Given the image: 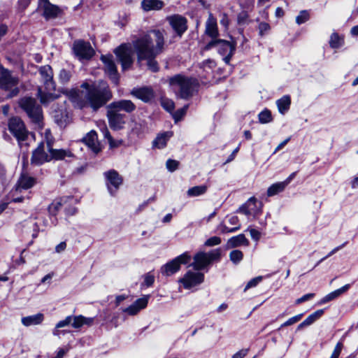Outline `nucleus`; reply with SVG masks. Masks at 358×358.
<instances>
[{"mask_svg":"<svg viewBox=\"0 0 358 358\" xmlns=\"http://www.w3.org/2000/svg\"><path fill=\"white\" fill-rule=\"evenodd\" d=\"M164 45V34L160 30H153L150 34L145 35L133 42L138 59L147 60L148 69L152 72H157L159 69L155 57L163 51Z\"/></svg>","mask_w":358,"mask_h":358,"instance_id":"f257e3e1","label":"nucleus"},{"mask_svg":"<svg viewBox=\"0 0 358 358\" xmlns=\"http://www.w3.org/2000/svg\"><path fill=\"white\" fill-rule=\"evenodd\" d=\"M81 87L86 89L85 99L94 110H97L103 106L112 98V93L108 85L104 81H100L98 84L93 85L84 83Z\"/></svg>","mask_w":358,"mask_h":358,"instance_id":"f03ea898","label":"nucleus"},{"mask_svg":"<svg viewBox=\"0 0 358 358\" xmlns=\"http://www.w3.org/2000/svg\"><path fill=\"white\" fill-rule=\"evenodd\" d=\"M169 83L176 95L183 99L191 97L198 87V81L196 78L180 74L170 78Z\"/></svg>","mask_w":358,"mask_h":358,"instance_id":"7ed1b4c3","label":"nucleus"},{"mask_svg":"<svg viewBox=\"0 0 358 358\" xmlns=\"http://www.w3.org/2000/svg\"><path fill=\"white\" fill-rule=\"evenodd\" d=\"M19 79L8 69L0 65V88L8 92V97L11 98L18 94Z\"/></svg>","mask_w":358,"mask_h":358,"instance_id":"20e7f679","label":"nucleus"},{"mask_svg":"<svg viewBox=\"0 0 358 358\" xmlns=\"http://www.w3.org/2000/svg\"><path fill=\"white\" fill-rule=\"evenodd\" d=\"M213 48H216L218 52L223 56L224 62L229 64L236 50V43L222 39L212 40L205 46L204 50H208Z\"/></svg>","mask_w":358,"mask_h":358,"instance_id":"39448f33","label":"nucleus"},{"mask_svg":"<svg viewBox=\"0 0 358 358\" xmlns=\"http://www.w3.org/2000/svg\"><path fill=\"white\" fill-rule=\"evenodd\" d=\"M19 105L32 122L35 123L41 122L43 118L42 109L34 99L23 97L19 101Z\"/></svg>","mask_w":358,"mask_h":358,"instance_id":"423d86ee","label":"nucleus"},{"mask_svg":"<svg viewBox=\"0 0 358 358\" xmlns=\"http://www.w3.org/2000/svg\"><path fill=\"white\" fill-rule=\"evenodd\" d=\"M220 257V249L213 250L209 252H199L194 256L192 266L195 270L200 271L210 265L213 261L219 259Z\"/></svg>","mask_w":358,"mask_h":358,"instance_id":"0eeeda50","label":"nucleus"},{"mask_svg":"<svg viewBox=\"0 0 358 358\" xmlns=\"http://www.w3.org/2000/svg\"><path fill=\"white\" fill-rule=\"evenodd\" d=\"M121 63L123 71L129 69L133 64V50L129 44H122L114 50Z\"/></svg>","mask_w":358,"mask_h":358,"instance_id":"6e6552de","label":"nucleus"},{"mask_svg":"<svg viewBox=\"0 0 358 358\" xmlns=\"http://www.w3.org/2000/svg\"><path fill=\"white\" fill-rule=\"evenodd\" d=\"M36 184V178L29 176L27 174H22L20 177L15 189L12 192V201L15 203L22 202L24 200V197L15 196L18 193H20L22 189H28L31 188Z\"/></svg>","mask_w":358,"mask_h":358,"instance_id":"1a4fd4ad","label":"nucleus"},{"mask_svg":"<svg viewBox=\"0 0 358 358\" xmlns=\"http://www.w3.org/2000/svg\"><path fill=\"white\" fill-rule=\"evenodd\" d=\"M8 129L21 145L22 143L26 140L28 136V131L25 128L24 122L18 117L11 118L9 120Z\"/></svg>","mask_w":358,"mask_h":358,"instance_id":"9d476101","label":"nucleus"},{"mask_svg":"<svg viewBox=\"0 0 358 358\" xmlns=\"http://www.w3.org/2000/svg\"><path fill=\"white\" fill-rule=\"evenodd\" d=\"M190 259V255L185 252L162 266L161 268L162 273L167 276L171 275L180 269L181 264H187Z\"/></svg>","mask_w":358,"mask_h":358,"instance_id":"9b49d317","label":"nucleus"},{"mask_svg":"<svg viewBox=\"0 0 358 358\" xmlns=\"http://www.w3.org/2000/svg\"><path fill=\"white\" fill-rule=\"evenodd\" d=\"M262 203L259 202L256 198L251 197L245 203L240 206L237 212L243 213L248 217L252 216L255 218L262 213Z\"/></svg>","mask_w":358,"mask_h":358,"instance_id":"f8f14e48","label":"nucleus"},{"mask_svg":"<svg viewBox=\"0 0 358 358\" xmlns=\"http://www.w3.org/2000/svg\"><path fill=\"white\" fill-rule=\"evenodd\" d=\"M107 109V117L110 127L113 130L122 129L126 123L127 116L111 108L109 106Z\"/></svg>","mask_w":358,"mask_h":358,"instance_id":"ddd939ff","label":"nucleus"},{"mask_svg":"<svg viewBox=\"0 0 358 358\" xmlns=\"http://www.w3.org/2000/svg\"><path fill=\"white\" fill-rule=\"evenodd\" d=\"M73 49L79 59H90L94 54L90 43L84 41H75Z\"/></svg>","mask_w":358,"mask_h":358,"instance_id":"4468645a","label":"nucleus"},{"mask_svg":"<svg viewBox=\"0 0 358 358\" xmlns=\"http://www.w3.org/2000/svg\"><path fill=\"white\" fill-rule=\"evenodd\" d=\"M101 60L104 64L105 73L115 85H118L119 76L116 65L113 59V56L110 55H102Z\"/></svg>","mask_w":358,"mask_h":358,"instance_id":"2eb2a0df","label":"nucleus"},{"mask_svg":"<svg viewBox=\"0 0 358 358\" xmlns=\"http://www.w3.org/2000/svg\"><path fill=\"white\" fill-rule=\"evenodd\" d=\"M204 280V275L200 272L187 271L183 278L179 280L185 289H191L193 287L200 285Z\"/></svg>","mask_w":358,"mask_h":358,"instance_id":"dca6fc26","label":"nucleus"},{"mask_svg":"<svg viewBox=\"0 0 358 358\" xmlns=\"http://www.w3.org/2000/svg\"><path fill=\"white\" fill-rule=\"evenodd\" d=\"M166 20L179 37L187 29V19L180 15H172L166 17Z\"/></svg>","mask_w":358,"mask_h":358,"instance_id":"f3484780","label":"nucleus"},{"mask_svg":"<svg viewBox=\"0 0 358 358\" xmlns=\"http://www.w3.org/2000/svg\"><path fill=\"white\" fill-rule=\"evenodd\" d=\"M106 185L110 194H113L122 183V178L115 170H110L104 173Z\"/></svg>","mask_w":358,"mask_h":358,"instance_id":"a211bd4d","label":"nucleus"},{"mask_svg":"<svg viewBox=\"0 0 358 358\" xmlns=\"http://www.w3.org/2000/svg\"><path fill=\"white\" fill-rule=\"evenodd\" d=\"M38 9L46 19L56 17L60 11L57 6L50 3L48 0H38Z\"/></svg>","mask_w":358,"mask_h":358,"instance_id":"6ab92c4d","label":"nucleus"},{"mask_svg":"<svg viewBox=\"0 0 358 358\" xmlns=\"http://www.w3.org/2000/svg\"><path fill=\"white\" fill-rule=\"evenodd\" d=\"M39 73L45 90L48 91L54 90L55 89V83L53 81V73L51 66L49 65L41 66Z\"/></svg>","mask_w":358,"mask_h":358,"instance_id":"aec40b11","label":"nucleus"},{"mask_svg":"<svg viewBox=\"0 0 358 358\" xmlns=\"http://www.w3.org/2000/svg\"><path fill=\"white\" fill-rule=\"evenodd\" d=\"M50 161V153L45 152L44 144L41 143L37 148L33 152L31 162L32 164L40 166L45 162Z\"/></svg>","mask_w":358,"mask_h":358,"instance_id":"412c9836","label":"nucleus"},{"mask_svg":"<svg viewBox=\"0 0 358 358\" xmlns=\"http://www.w3.org/2000/svg\"><path fill=\"white\" fill-rule=\"evenodd\" d=\"M131 94L145 103L151 101L155 97V92L150 87H135Z\"/></svg>","mask_w":358,"mask_h":358,"instance_id":"4be33fe9","label":"nucleus"},{"mask_svg":"<svg viewBox=\"0 0 358 358\" xmlns=\"http://www.w3.org/2000/svg\"><path fill=\"white\" fill-rule=\"evenodd\" d=\"M150 296L144 295L143 297L136 300L131 306L122 309V312L127 313L129 315H136L138 313L146 308Z\"/></svg>","mask_w":358,"mask_h":358,"instance_id":"5701e85b","label":"nucleus"},{"mask_svg":"<svg viewBox=\"0 0 358 358\" xmlns=\"http://www.w3.org/2000/svg\"><path fill=\"white\" fill-rule=\"evenodd\" d=\"M108 106L119 113L123 110L128 113H132L136 108L135 104L130 100H120L114 101Z\"/></svg>","mask_w":358,"mask_h":358,"instance_id":"b1692460","label":"nucleus"},{"mask_svg":"<svg viewBox=\"0 0 358 358\" xmlns=\"http://www.w3.org/2000/svg\"><path fill=\"white\" fill-rule=\"evenodd\" d=\"M84 143L95 153L100 151V145L97 141V134L94 131H91L83 138Z\"/></svg>","mask_w":358,"mask_h":358,"instance_id":"393cba45","label":"nucleus"},{"mask_svg":"<svg viewBox=\"0 0 358 358\" xmlns=\"http://www.w3.org/2000/svg\"><path fill=\"white\" fill-rule=\"evenodd\" d=\"M44 320V315L41 313L35 315L23 317L21 319V322L24 327H30L39 325L42 324Z\"/></svg>","mask_w":358,"mask_h":358,"instance_id":"a878e982","label":"nucleus"},{"mask_svg":"<svg viewBox=\"0 0 358 358\" xmlns=\"http://www.w3.org/2000/svg\"><path fill=\"white\" fill-rule=\"evenodd\" d=\"M250 242L243 234L230 238L227 243V248H233L240 246H248Z\"/></svg>","mask_w":358,"mask_h":358,"instance_id":"bb28decb","label":"nucleus"},{"mask_svg":"<svg viewBox=\"0 0 358 358\" xmlns=\"http://www.w3.org/2000/svg\"><path fill=\"white\" fill-rule=\"evenodd\" d=\"M350 287V285L346 284L344 286H343L342 287L329 293L328 294H327L325 296H324L320 301L319 304H320V305L324 304L330 301H332V300L339 297L341 294H343L345 292H346L347 291H348Z\"/></svg>","mask_w":358,"mask_h":358,"instance_id":"cd10ccee","label":"nucleus"},{"mask_svg":"<svg viewBox=\"0 0 358 358\" xmlns=\"http://www.w3.org/2000/svg\"><path fill=\"white\" fill-rule=\"evenodd\" d=\"M205 33L211 37L215 38L218 36V30L216 20L210 14L206 22ZM215 40V39H213Z\"/></svg>","mask_w":358,"mask_h":358,"instance_id":"c85d7f7f","label":"nucleus"},{"mask_svg":"<svg viewBox=\"0 0 358 358\" xmlns=\"http://www.w3.org/2000/svg\"><path fill=\"white\" fill-rule=\"evenodd\" d=\"M164 5V2L160 0H142L141 3L142 9L145 12L159 10L163 8Z\"/></svg>","mask_w":358,"mask_h":358,"instance_id":"c756f323","label":"nucleus"},{"mask_svg":"<svg viewBox=\"0 0 358 358\" xmlns=\"http://www.w3.org/2000/svg\"><path fill=\"white\" fill-rule=\"evenodd\" d=\"M48 152L50 153V161L52 159L62 160L66 157H73L72 152L69 150L53 149L52 148H50Z\"/></svg>","mask_w":358,"mask_h":358,"instance_id":"7c9ffc66","label":"nucleus"},{"mask_svg":"<svg viewBox=\"0 0 358 358\" xmlns=\"http://www.w3.org/2000/svg\"><path fill=\"white\" fill-rule=\"evenodd\" d=\"M71 326L75 329H78L84 324L90 326L93 323L94 319L92 317H85L83 315H72Z\"/></svg>","mask_w":358,"mask_h":358,"instance_id":"2f4dec72","label":"nucleus"},{"mask_svg":"<svg viewBox=\"0 0 358 358\" xmlns=\"http://www.w3.org/2000/svg\"><path fill=\"white\" fill-rule=\"evenodd\" d=\"M276 105L280 114L285 115L289 109L291 98L289 95H284L276 101Z\"/></svg>","mask_w":358,"mask_h":358,"instance_id":"473e14b6","label":"nucleus"},{"mask_svg":"<svg viewBox=\"0 0 358 358\" xmlns=\"http://www.w3.org/2000/svg\"><path fill=\"white\" fill-rule=\"evenodd\" d=\"M172 132L167 131L157 136L152 143L153 146L159 149L164 148L168 140L172 136Z\"/></svg>","mask_w":358,"mask_h":358,"instance_id":"72a5a7b5","label":"nucleus"},{"mask_svg":"<svg viewBox=\"0 0 358 358\" xmlns=\"http://www.w3.org/2000/svg\"><path fill=\"white\" fill-rule=\"evenodd\" d=\"M208 189L206 185L194 186L189 188L187 192L189 197H196L204 194Z\"/></svg>","mask_w":358,"mask_h":358,"instance_id":"f704fd0d","label":"nucleus"},{"mask_svg":"<svg viewBox=\"0 0 358 358\" xmlns=\"http://www.w3.org/2000/svg\"><path fill=\"white\" fill-rule=\"evenodd\" d=\"M286 187L287 186L283 182L274 183L268 188L267 195L268 196L276 195L277 194L282 192Z\"/></svg>","mask_w":358,"mask_h":358,"instance_id":"c9c22d12","label":"nucleus"},{"mask_svg":"<svg viewBox=\"0 0 358 358\" xmlns=\"http://www.w3.org/2000/svg\"><path fill=\"white\" fill-rule=\"evenodd\" d=\"M38 96L43 104H47L57 98V96L50 92L45 93L43 92L40 87L38 90Z\"/></svg>","mask_w":358,"mask_h":358,"instance_id":"e433bc0d","label":"nucleus"},{"mask_svg":"<svg viewBox=\"0 0 358 358\" xmlns=\"http://www.w3.org/2000/svg\"><path fill=\"white\" fill-rule=\"evenodd\" d=\"M324 314V310L322 309L317 310L312 314L309 315L303 322L306 323V326H310L313 324L316 320L320 319L322 315Z\"/></svg>","mask_w":358,"mask_h":358,"instance_id":"4c0bfd02","label":"nucleus"},{"mask_svg":"<svg viewBox=\"0 0 358 358\" xmlns=\"http://www.w3.org/2000/svg\"><path fill=\"white\" fill-rule=\"evenodd\" d=\"M343 40L336 33H333L330 36L329 45L332 48H338L342 45Z\"/></svg>","mask_w":358,"mask_h":358,"instance_id":"58836bf2","label":"nucleus"},{"mask_svg":"<svg viewBox=\"0 0 358 358\" xmlns=\"http://www.w3.org/2000/svg\"><path fill=\"white\" fill-rule=\"evenodd\" d=\"M243 258V253L241 250H234L229 253V259L235 264H238Z\"/></svg>","mask_w":358,"mask_h":358,"instance_id":"ea45409f","label":"nucleus"},{"mask_svg":"<svg viewBox=\"0 0 358 358\" xmlns=\"http://www.w3.org/2000/svg\"><path fill=\"white\" fill-rule=\"evenodd\" d=\"M62 206V201L59 200L53 201L48 206V211L51 215H55Z\"/></svg>","mask_w":358,"mask_h":358,"instance_id":"a19ab883","label":"nucleus"},{"mask_svg":"<svg viewBox=\"0 0 358 358\" xmlns=\"http://www.w3.org/2000/svg\"><path fill=\"white\" fill-rule=\"evenodd\" d=\"M259 121L262 124L268 123L272 120L271 113L270 110L265 109L262 110L258 115Z\"/></svg>","mask_w":358,"mask_h":358,"instance_id":"79ce46f5","label":"nucleus"},{"mask_svg":"<svg viewBox=\"0 0 358 358\" xmlns=\"http://www.w3.org/2000/svg\"><path fill=\"white\" fill-rule=\"evenodd\" d=\"M309 17L310 15L308 10H301L296 17V22L298 24H301L308 21L309 20Z\"/></svg>","mask_w":358,"mask_h":358,"instance_id":"37998d69","label":"nucleus"},{"mask_svg":"<svg viewBox=\"0 0 358 358\" xmlns=\"http://www.w3.org/2000/svg\"><path fill=\"white\" fill-rule=\"evenodd\" d=\"M302 317H303L302 313L296 315L294 317H292L289 319H288L286 322H285L283 324H282L280 327L282 328L284 327L292 325V324L298 322L299 321H300L301 319L302 318Z\"/></svg>","mask_w":358,"mask_h":358,"instance_id":"c03bdc74","label":"nucleus"},{"mask_svg":"<svg viewBox=\"0 0 358 358\" xmlns=\"http://www.w3.org/2000/svg\"><path fill=\"white\" fill-rule=\"evenodd\" d=\"M71 77V74L69 71H68L65 69H62L60 71L59 75V79L61 83H62L64 84L68 83L70 80Z\"/></svg>","mask_w":358,"mask_h":358,"instance_id":"a18cd8bd","label":"nucleus"},{"mask_svg":"<svg viewBox=\"0 0 358 358\" xmlns=\"http://www.w3.org/2000/svg\"><path fill=\"white\" fill-rule=\"evenodd\" d=\"M26 227L33 229V233L31 236L33 238H36L38 236V233L39 231V227L38 224L36 222L30 220L26 222Z\"/></svg>","mask_w":358,"mask_h":358,"instance_id":"49530a36","label":"nucleus"},{"mask_svg":"<svg viewBox=\"0 0 358 358\" xmlns=\"http://www.w3.org/2000/svg\"><path fill=\"white\" fill-rule=\"evenodd\" d=\"M72 315H69L65 317L64 320L58 322L56 324V329H60L71 324Z\"/></svg>","mask_w":358,"mask_h":358,"instance_id":"de8ad7c7","label":"nucleus"},{"mask_svg":"<svg viewBox=\"0 0 358 358\" xmlns=\"http://www.w3.org/2000/svg\"><path fill=\"white\" fill-rule=\"evenodd\" d=\"M178 165L179 162L173 159H168L166 163L167 169L171 172L176 171L178 168Z\"/></svg>","mask_w":358,"mask_h":358,"instance_id":"09e8293b","label":"nucleus"},{"mask_svg":"<svg viewBox=\"0 0 358 358\" xmlns=\"http://www.w3.org/2000/svg\"><path fill=\"white\" fill-rule=\"evenodd\" d=\"M221 243V238L218 236H212L206 240L205 245L206 246H214Z\"/></svg>","mask_w":358,"mask_h":358,"instance_id":"8fccbe9b","label":"nucleus"},{"mask_svg":"<svg viewBox=\"0 0 358 358\" xmlns=\"http://www.w3.org/2000/svg\"><path fill=\"white\" fill-rule=\"evenodd\" d=\"M101 131L102 132V134L103 136L108 140V142L110 145V146H113V138L110 134V132L105 124H103L102 127L101 128Z\"/></svg>","mask_w":358,"mask_h":358,"instance_id":"3c124183","label":"nucleus"},{"mask_svg":"<svg viewBox=\"0 0 358 358\" xmlns=\"http://www.w3.org/2000/svg\"><path fill=\"white\" fill-rule=\"evenodd\" d=\"M162 105L163 108L169 112H172L174 109V103L171 100L164 99L162 101Z\"/></svg>","mask_w":358,"mask_h":358,"instance_id":"603ef678","label":"nucleus"},{"mask_svg":"<svg viewBox=\"0 0 358 358\" xmlns=\"http://www.w3.org/2000/svg\"><path fill=\"white\" fill-rule=\"evenodd\" d=\"M343 343L341 342H338L336 345L330 358H338V357L341 352V350L343 349Z\"/></svg>","mask_w":358,"mask_h":358,"instance_id":"864d4df0","label":"nucleus"},{"mask_svg":"<svg viewBox=\"0 0 358 358\" xmlns=\"http://www.w3.org/2000/svg\"><path fill=\"white\" fill-rule=\"evenodd\" d=\"M262 276H258V277H256V278L250 280L246 285V286L245 287V290L250 289L251 287H255L257 285H258L262 281Z\"/></svg>","mask_w":358,"mask_h":358,"instance_id":"5fc2aeb1","label":"nucleus"},{"mask_svg":"<svg viewBox=\"0 0 358 358\" xmlns=\"http://www.w3.org/2000/svg\"><path fill=\"white\" fill-rule=\"evenodd\" d=\"M187 106H185L184 108L178 110L173 115V117L176 122H178L182 119L184 115L186 113Z\"/></svg>","mask_w":358,"mask_h":358,"instance_id":"6e6d98bb","label":"nucleus"},{"mask_svg":"<svg viewBox=\"0 0 358 358\" xmlns=\"http://www.w3.org/2000/svg\"><path fill=\"white\" fill-rule=\"evenodd\" d=\"M219 229L222 234L232 233L238 230V227L229 228L223 223H221L219 226Z\"/></svg>","mask_w":358,"mask_h":358,"instance_id":"4d7b16f0","label":"nucleus"},{"mask_svg":"<svg viewBox=\"0 0 358 358\" xmlns=\"http://www.w3.org/2000/svg\"><path fill=\"white\" fill-rule=\"evenodd\" d=\"M270 25L266 22H261L259 24V31L261 36H264L270 30Z\"/></svg>","mask_w":358,"mask_h":358,"instance_id":"13d9d810","label":"nucleus"},{"mask_svg":"<svg viewBox=\"0 0 358 358\" xmlns=\"http://www.w3.org/2000/svg\"><path fill=\"white\" fill-rule=\"evenodd\" d=\"M45 139L47 143L48 150H49L50 148H52L53 143V138L49 130H46L45 132Z\"/></svg>","mask_w":358,"mask_h":358,"instance_id":"bf43d9fd","label":"nucleus"},{"mask_svg":"<svg viewBox=\"0 0 358 358\" xmlns=\"http://www.w3.org/2000/svg\"><path fill=\"white\" fill-rule=\"evenodd\" d=\"M228 222L231 225H234V227H238V229L241 228V224L239 223L238 217L236 215L229 216Z\"/></svg>","mask_w":358,"mask_h":358,"instance_id":"052dcab7","label":"nucleus"},{"mask_svg":"<svg viewBox=\"0 0 358 358\" xmlns=\"http://www.w3.org/2000/svg\"><path fill=\"white\" fill-rule=\"evenodd\" d=\"M155 281V277L151 273H148L144 276V283L148 287L151 286Z\"/></svg>","mask_w":358,"mask_h":358,"instance_id":"680f3d73","label":"nucleus"},{"mask_svg":"<svg viewBox=\"0 0 358 358\" xmlns=\"http://www.w3.org/2000/svg\"><path fill=\"white\" fill-rule=\"evenodd\" d=\"M247 231H249L251 238L253 240H255L256 241H258L259 240V238L261 237V233L259 231H257L255 229H252V228L248 229Z\"/></svg>","mask_w":358,"mask_h":358,"instance_id":"e2e57ef3","label":"nucleus"},{"mask_svg":"<svg viewBox=\"0 0 358 358\" xmlns=\"http://www.w3.org/2000/svg\"><path fill=\"white\" fill-rule=\"evenodd\" d=\"M248 352V349H242V350H239L238 352H237L236 353H235L232 356V358H243L247 355Z\"/></svg>","mask_w":358,"mask_h":358,"instance_id":"0e129e2a","label":"nucleus"},{"mask_svg":"<svg viewBox=\"0 0 358 358\" xmlns=\"http://www.w3.org/2000/svg\"><path fill=\"white\" fill-rule=\"evenodd\" d=\"M66 248V242H61L55 247V251L57 253H60L65 250Z\"/></svg>","mask_w":358,"mask_h":358,"instance_id":"69168bd1","label":"nucleus"},{"mask_svg":"<svg viewBox=\"0 0 358 358\" xmlns=\"http://www.w3.org/2000/svg\"><path fill=\"white\" fill-rule=\"evenodd\" d=\"M290 140V137L286 138L285 140H284L282 142H281L277 147L275 149L273 153H276L277 152H278L279 150H280L281 149H282L285 145Z\"/></svg>","mask_w":358,"mask_h":358,"instance_id":"338daca9","label":"nucleus"},{"mask_svg":"<svg viewBox=\"0 0 358 358\" xmlns=\"http://www.w3.org/2000/svg\"><path fill=\"white\" fill-rule=\"evenodd\" d=\"M238 150H239V147H237V148H236V149L232 152V153L229 156L228 159H227V161H226V163H229V162H231V161L234 159V157H235V156H236V153L238 152Z\"/></svg>","mask_w":358,"mask_h":358,"instance_id":"774afa93","label":"nucleus"}]
</instances>
